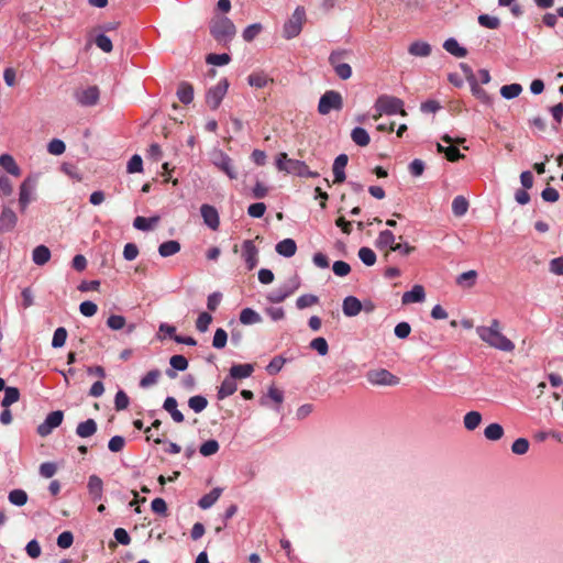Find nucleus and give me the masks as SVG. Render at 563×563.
Returning <instances> with one entry per match:
<instances>
[{"label":"nucleus","instance_id":"1","mask_svg":"<svg viewBox=\"0 0 563 563\" xmlns=\"http://www.w3.org/2000/svg\"><path fill=\"white\" fill-rule=\"evenodd\" d=\"M476 333L483 342L488 344L490 347L504 351L512 352L515 344L511 340L506 338L500 331V323L497 319H493L489 325H479L476 328Z\"/></svg>","mask_w":563,"mask_h":563},{"label":"nucleus","instance_id":"2","mask_svg":"<svg viewBox=\"0 0 563 563\" xmlns=\"http://www.w3.org/2000/svg\"><path fill=\"white\" fill-rule=\"evenodd\" d=\"M210 34L221 45L227 46L235 36L234 23L227 16L216 15L210 21Z\"/></svg>","mask_w":563,"mask_h":563},{"label":"nucleus","instance_id":"3","mask_svg":"<svg viewBox=\"0 0 563 563\" xmlns=\"http://www.w3.org/2000/svg\"><path fill=\"white\" fill-rule=\"evenodd\" d=\"M374 109V120H378L383 114L393 115L399 113L402 117L407 115V112L404 109V101L394 96H379L375 101Z\"/></svg>","mask_w":563,"mask_h":563},{"label":"nucleus","instance_id":"4","mask_svg":"<svg viewBox=\"0 0 563 563\" xmlns=\"http://www.w3.org/2000/svg\"><path fill=\"white\" fill-rule=\"evenodd\" d=\"M306 21V11L303 7H297L291 16L285 22L283 26V36L286 40L297 37Z\"/></svg>","mask_w":563,"mask_h":563},{"label":"nucleus","instance_id":"5","mask_svg":"<svg viewBox=\"0 0 563 563\" xmlns=\"http://www.w3.org/2000/svg\"><path fill=\"white\" fill-rule=\"evenodd\" d=\"M343 108V99L340 92L335 90L325 91L318 104V111L320 114H329L332 110H341Z\"/></svg>","mask_w":563,"mask_h":563},{"label":"nucleus","instance_id":"6","mask_svg":"<svg viewBox=\"0 0 563 563\" xmlns=\"http://www.w3.org/2000/svg\"><path fill=\"white\" fill-rule=\"evenodd\" d=\"M229 88L228 80L221 79L216 86L211 87L206 95V102L210 109L216 110L219 108L222 99L227 95Z\"/></svg>","mask_w":563,"mask_h":563},{"label":"nucleus","instance_id":"7","mask_svg":"<svg viewBox=\"0 0 563 563\" xmlns=\"http://www.w3.org/2000/svg\"><path fill=\"white\" fill-rule=\"evenodd\" d=\"M367 380L372 385L396 386L399 384V377L391 374L385 368L373 369L367 373Z\"/></svg>","mask_w":563,"mask_h":563},{"label":"nucleus","instance_id":"8","mask_svg":"<svg viewBox=\"0 0 563 563\" xmlns=\"http://www.w3.org/2000/svg\"><path fill=\"white\" fill-rule=\"evenodd\" d=\"M64 419V412L62 410L52 411L47 415L43 423L37 427V434L42 438L47 437L52 431L59 427Z\"/></svg>","mask_w":563,"mask_h":563},{"label":"nucleus","instance_id":"9","mask_svg":"<svg viewBox=\"0 0 563 563\" xmlns=\"http://www.w3.org/2000/svg\"><path fill=\"white\" fill-rule=\"evenodd\" d=\"M99 95V88L97 86H90L88 88L76 91L75 97L79 104L91 107L97 104Z\"/></svg>","mask_w":563,"mask_h":563},{"label":"nucleus","instance_id":"10","mask_svg":"<svg viewBox=\"0 0 563 563\" xmlns=\"http://www.w3.org/2000/svg\"><path fill=\"white\" fill-rule=\"evenodd\" d=\"M242 249V256L245 261L247 269H254L258 263V250L254 245V242L252 240H245L243 242Z\"/></svg>","mask_w":563,"mask_h":563},{"label":"nucleus","instance_id":"11","mask_svg":"<svg viewBox=\"0 0 563 563\" xmlns=\"http://www.w3.org/2000/svg\"><path fill=\"white\" fill-rule=\"evenodd\" d=\"M397 243L395 242V235L391 231L389 230H384L382 232H379L376 241H375V246L378 249V250H386L388 249L385 254H384V258L387 261L389 255H390V252H391V246H395Z\"/></svg>","mask_w":563,"mask_h":563},{"label":"nucleus","instance_id":"12","mask_svg":"<svg viewBox=\"0 0 563 563\" xmlns=\"http://www.w3.org/2000/svg\"><path fill=\"white\" fill-rule=\"evenodd\" d=\"M214 165L223 172L230 179H236L238 173L233 165V161L227 154L220 152L217 159L214 161Z\"/></svg>","mask_w":563,"mask_h":563},{"label":"nucleus","instance_id":"13","mask_svg":"<svg viewBox=\"0 0 563 563\" xmlns=\"http://www.w3.org/2000/svg\"><path fill=\"white\" fill-rule=\"evenodd\" d=\"M203 222L212 230H217L220 225L219 213L217 209L210 205H202L200 208Z\"/></svg>","mask_w":563,"mask_h":563},{"label":"nucleus","instance_id":"14","mask_svg":"<svg viewBox=\"0 0 563 563\" xmlns=\"http://www.w3.org/2000/svg\"><path fill=\"white\" fill-rule=\"evenodd\" d=\"M349 157L346 154H340L333 163L334 184H341L345 180V167L347 165Z\"/></svg>","mask_w":563,"mask_h":563},{"label":"nucleus","instance_id":"15","mask_svg":"<svg viewBox=\"0 0 563 563\" xmlns=\"http://www.w3.org/2000/svg\"><path fill=\"white\" fill-rule=\"evenodd\" d=\"M18 221L16 214L14 211L8 207L3 208L0 214V231L9 232L13 230Z\"/></svg>","mask_w":563,"mask_h":563},{"label":"nucleus","instance_id":"16","mask_svg":"<svg viewBox=\"0 0 563 563\" xmlns=\"http://www.w3.org/2000/svg\"><path fill=\"white\" fill-rule=\"evenodd\" d=\"M426 298V291L423 286L415 285L411 290L406 291L402 295L401 302L404 305H409L412 302H422Z\"/></svg>","mask_w":563,"mask_h":563},{"label":"nucleus","instance_id":"17","mask_svg":"<svg viewBox=\"0 0 563 563\" xmlns=\"http://www.w3.org/2000/svg\"><path fill=\"white\" fill-rule=\"evenodd\" d=\"M342 310L346 317H355L362 311V302L354 296H347L343 300Z\"/></svg>","mask_w":563,"mask_h":563},{"label":"nucleus","instance_id":"18","mask_svg":"<svg viewBox=\"0 0 563 563\" xmlns=\"http://www.w3.org/2000/svg\"><path fill=\"white\" fill-rule=\"evenodd\" d=\"M163 408L170 415L177 423L184 422V415L177 408V400L174 397H167L163 404Z\"/></svg>","mask_w":563,"mask_h":563},{"label":"nucleus","instance_id":"19","mask_svg":"<svg viewBox=\"0 0 563 563\" xmlns=\"http://www.w3.org/2000/svg\"><path fill=\"white\" fill-rule=\"evenodd\" d=\"M275 250L279 255L291 257L297 252V244L292 239H284L276 244Z\"/></svg>","mask_w":563,"mask_h":563},{"label":"nucleus","instance_id":"20","mask_svg":"<svg viewBox=\"0 0 563 563\" xmlns=\"http://www.w3.org/2000/svg\"><path fill=\"white\" fill-rule=\"evenodd\" d=\"M88 490L95 501L100 500L103 490L102 479L97 475H91L88 481Z\"/></svg>","mask_w":563,"mask_h":563},{"label":"nucleus","instance_id":"21","mask_svg":"<svg viewBox=\"0 0 563 563\" xmlns=\"http://www.w3.org/2000/svg\"><path fill=\"white\" fill-rule=\"evenodd\" d=\"M32 191L33 187L30 185V179L27 178L20 186L19 205L22 211H24L27 205L31 202Z\"/></svg>","mask_w":563,"mask_h":563},{"label":"nucleus","instance_id":"22","mask_svg":"<svg viewBox=\"0 0 563 563\" xmlns=\"http://www.w3.org/2000/svg\"><path fill=\"white\" fill-rule=\"evenodd\" d=\"M408 52L413 56L427 57L431 54V45L423 41H416L409 45Z\"/></svg>","mask_w":563,"mask_h":563},{"label":"nucleus","instance_id":"23","mask_svg":"<svg viewBox=\"0 0 563 563\" xmlns=\"http://www.w3.org/2000/svg\"><path fill=\"white\" fill-rule=\"evenodd\" d=\"M254 372L252 364H236L230 368V376L233 379H242L250 377Z\"/></svg>","mask_w":563,"mask_h":563},{"label":"nucleus","instance_id":"24","mask_svg":"<svg viewBox=\"0 0 563 563\" xmlns=\"http://www.w3.org/2000/svg\"><path fill=\"white\" fill-rule=\"evenodd\" d=\"M97 432V423L93 419H87L78 423L76 434L80 438H89Z\"/></svg>","mask_w":563,"mask_h":563},{"label":"nucleus","instance_id":"25","mask_svg":"<svg viewBox=\"0 0 563 563\" xmlns=\"http://www.w3.org/2000/svg\"><path fill=\"white\" fill-rule=\"evenodd\" d=\"M0 166L13 176L19 177L21 175L20 167L16 165L13 156L10 154H2L0 156Z\"/></svg>","mask_w":563,"mask_h":563},{"label":"nucleus","instance_id":"26","mask_svg":"<svg viewBox=\"0 0 563 563\" xmlns=\"http://www.w3.org/2000/svg\"><path fill=\"white\" fill-rule=\"evenodd\" d=\"M51 258V251L45 245H38L33 250L32 260L36 265H45Z\"/></svg>","mask_w":563,"mask_h":563},{"label":"nucleus","instance_id":"27","mask_svg":"<svg viewBox=\"0 0 563 563\" xmlns=\"http://www.w3.org/2000/svg\"><path fill=\"white\" fill-rule=\"evenodd\" d=\"M158 221H159L158 216H154L151 218H145V217L139 216L134 219L133 225L137 230L148 231V230L153 229L154 225H156L158 223Z\"/></svg>","mask_w":563,"mask_h":563},{"label":"nucleus","instance_id":"28","mask_svg":"<svg viewBox=\"0 0 563 563\" xmlns=\"http://www.w3.org/2000/svg\"><path fill=\"white\" fill-rule=\"evenodd\" d=\"M177 97L180 102L188 104L194 100V88L190 84L183 81L177 89Z\"/></svg>","mask_w":563,"mask_h":563},{"label":"nucleus","instance_id":"29","mask_svg":"<svg viewBox=\"0 0 563 563\" xmlns=\"http://www.w3.org/2000/svg\"><path fill=\"white\" fill-rule=\"evenodd\" d=\"M238 389L236 383L234 379L230 376L229 378H225L218 390V398L220 400L233 395Z\"/></svg>","mask_w":563,"mask_h":563},{"label":"nucleus","instance_id":"30","mask_svg":"<svg viewBox=\"0 0 563 563\" xmlns=\"http://www.w3.org/2000/svg\"><path fill=\"white\" fill-rule=\"evenodd\" d=\"M351 139L352 141L358 145V146H367L371 142V137H369V134L367 133V131L363 128H354L351 132Z\"/></svg>","mask_w":563,"mask_h":563},{"label":"nucleus","instance_id":"31","mask_svg":"<svg viewBox=\"0 0 563 563\" xmlns=\"http://www.w3.org/2000/svg\"><path fill=\"white\" fill-rule=\"evenodd\" d=\"M443 48L453 56L460 58L465 57L467 54L466 48L460 46L455 38H448L443 44Z\"/></svg>","mask_w":563,"mask_h":563},{"label":"nucleus","instance_id":"32","mask_svg":"<svg viewBox=\"0 0 563 563\" xmlns=\"http://www.w3.org/2000/svg\"><path fill=\"white\" fill-rule=\"evenodd\" d=\"M471 85V90L473 96H475L482 103L490 106L493 103V97L482 88L476 80H473Z\"/></svg>","mask_w":563,"mask_h":563},{"label":"nucleus","instance_id":"33","mask_svg":"<svg viewBox=\"0 0 563 563\" xmlns=\"http://www.w3.org/2000/svg\"><path fill=\"white\" fill-rule=\"evenodd\" d=\"M222 489L219 487L213 488L210 493L200 498L198 505L202 509L210 508L221 496Z\"/></svg>","mask_w":563,"mask_h":563},{"label":"nucleus","instance_id":"34","mask_svg":"<svg viewBox=\"0 0 563 563\" xmlns=\"http://www.w3.org/2000/svg\"><path fill=\"white\" fill-rule=\"evenodd\" d=\"M482 422V413L478 411H468L464 418V428L468 431L475 430Z\"/></svg>","mask_w":563,"mask_h":563},{"label":"nucleus","instance_id":"35","mask_svg":"<svg viewBox=\"0 0 563 563\" xmlns=\"http://www.w3.org/2000/svg\"><path fill=\"white\" fill-rule=\"evenodd\" d=\"M180 251V244L179 242L175 240H169L164 243H162L158 247V253L163 257H168L172 255H175Z\"/></svg>","mask_w":563,"mask_h":563},{"label":"nucleus","instance_id":"36","mask_svg":"<svg viewBox=\"0 0 563 563\" xmlns=\"http://www.w3.org/2000/svg\"><path fill=\"white\" fill-rule=\"evenodd\" d=\"M262 321V317L258 312L251 308H244L240 313V322L242 324H254L260 323Z\"/></svg>","mask_w":563,"mask_h":563},{"label":"nucleus","instance_id":"37","mask_svg":"<svg viewBox=\"0 0 563 563\" xmlns=\"http://www.w3.org/2000/svg\"><path fill=\"white\" fill-rule=\"evenodd\" d=\"M247 82L252 87L263 88L268 82H273V79L268 78V76L265 75L264 73H252L247 77Z\"/></svg>","mask_w":563,"mask_h":563},{"label":"nucleus","instance_id":"38","mask_svg":"<svg viewBox=\"0 0 563 563\" xmlns=\"http://www.w3.org/2000/svg\"><path fill=\"white\" fill-rule=\"evenodd\" d=\"M484 435L490 441L500 440L504 435V428L499 423H490L485 428Z\"/></svg>","mask_w":563,"mask_h":563},{"label":"nucleus","instance_id":"39","mask_svg":"<svg viewBox=\"0 0 563 563\" xmlns=\"http://www.w3.org/2000/svg\"><path fill=\"white\" fill-rule=\"evenodd\" d=\"M476 278H477V272L471 269V271L464 272L461 275H459L456 278V284L461 287L470 288L475 284Z\"/></svg>","mask_w":563,"mask_h":563},{"label":"nucleus","instance_id":"40","mask_svg":"<svg viewBox=\"0 0 563 563\" xmlns=\"http://www.w3.org/2000/svg\"><path fill=\"white\" fill-rule=\"evenodd\" d=\"M20 399V390L16 387H7L4 390V397L1 401L3 408H9L12 404Z\"/></svg>","mask_w":563,"mask_h":563},{"label":"nucleus","instance_id":"41","mask_svg":"<svg viewBox=\"0 0 563 563\" xmlns=\"http://www.w3.org/2000/svg\"><path fill=\"white\" fill-rule=\"evenodd\" d=\"M308 165L299 159H288L287 173L295 174L298 176H306Z\"/></svg>","mask_w":563,"mask_h":563},{"label":"nucleus","instance_id":"42","mask_svg":"<svg viewBox=\"0 0 563 563\" xmlns=\"http://www.w3.org/2000/svg\"><path fill=\"white\" fill-rule=\"evenodd\" d=\"M468 202L463 196H456L452 201V211L454 216L462 217L467 212Z\"/></svg>","mask_w":563,"mask_h":563},{"label":"nucleus","instance_id":"43","mask_svg":"<svg viewBox=\"0 0 563 563\" xmlns=\"http://www.w3.org/2000/svg\"><path fill=\"white\" fill-rule=\"evenodd\" d=\"M188 406L190 409H192L196 413H199L203 411L208 406V400L206 397L197 395L192 396L188 400Z\"/></svg>","mask_w":563,"mask_h":563},{"label":"nucleus","instance_id":"44","mask_svg":"<svg viewBox=\"0 0 563 563\" xmlns=\"http://www.w3.org/2000/svg\"><path fill=\"white\" fill-rule=\"evenodd\" d=\"M521 91H522V87L520 84L505 85L500 88V95L505 99L516 98L521 93Z\"/></svg>","mask_w":563,"mask_h":563},{"label":"nucleus","instance_id":"45","mask_svg":"<svg viewBox=\"0 0 563 563\" xmlns=\"http://www.w3.org/2000/svg\"><path fill=\"white\" fill-rule=\"evenodd\" d=\"M358 257L366 266H373L376 263L375 252L366 246L358 250Z\"/></svg>","mask_w":563,"mask_h":563},{"label":"nucleus","instance_id":"46","mask_svg":"<svg viewBox=\"0 0 563 563\" xmlns=\"http://www.w3.org/2000/svg\"><path fill=\"white\" fill-rule=\"evenodd\" d=\"M9 501L15 506H23L27 501V494L22 489H13L9 493Z\"/></svg>","mask_w":563,"mask_h":563},{"label":"nucleus","instance_id":"47","mask_svg":"<svg viewBox=\"0 0 563 563\" xmlns=\"http://www.w3.org/2000/svg\"><path fill=\"white\" fill-rule=\"evenodd\" d=\"M219 443L216 440H208L203 442L200 448L199 452L203 456H210L216 454L219 451Z\"/></svg>","mask_w":563,"mask_h":563},{"label":"nucleus","instance_id":"48","mask_svg":"<svg viewBox=\"0 0 563 563\" xmlns=\"http://www.w3.org/2000/svg\"><path fill=\"white\" fill-rule=\"evenodd\" d=\"M478 23L484 27L496 30L500 25V20L497 16L481 14L478 16Z\"/></svg>","mask_w":563,"mask_h":563},{"label":"nucleus","instance_id":"49","mask_svg":"<svg viewBox=\"0 0 563 563\" xmlns=\"http://www.w3.org/2000/svg\"><path fill=\"white\" fill-rule=\"evenodd\" d=\"M319 302V298L316 295L307 294L298 297L296 301V306L298 309H305L317 305Z\"/></svg>","mask_w":563,"mask_h":563},{"label":"nucleus","instance_id":"50","mask_svg":"<svg viewBox=\"0 0 563 563\" xmlns=\"http://www.w3.org/2000/svg\"><path fill=\"white\" fill-rule=\"evenodd\" d=\"M231 60V57L230 55H228L227 53H223V54H209L206 58V62L210 65H216V66H223V65H227L229 64Z\"/></svg>","mask_w":563,"mask_h":563},{"label":"nucleus","instance_id":"51","mask_svg":"<svg viewBox=\"0 0 563 563\" xmlns=\"http://www.w3.org/2000/svg\"><path fill=\"white\" fill-rule=\"evenodd\" d=\"M292 294V290L276 289L267 295V300L272 303L283 302L288 296Z\"/></svg>","mask_w":563,"mask_h":563},{"label":"nucleus","instance_id":"52","mask_svg":"<svg viewBox=\"0 0 563 563\" xmlns=\"http://www.w3.org/2000/svg\"><path fill=\"white\" fill-rule=\"evenodd\" d=\"M161 376V372L158 369L150 371L142 379L140 380V386L142 388H147L152 385H155Z\"/></svg>","mask_w":563,"mask_h":563},{"label":"nucleus","instance_id":"53","mask_svg":"<svg viewBox=\"0 0 563 563\" xmlns=\"http://www.w3.org/2000/svg\"><path fill=\"white\" fill-rule=\"evenodd\" d=\"M310 347L316 350L320 355H327L329 352V345L324 338L319 336L310 342Z\"/></svg>","mask_w":563,"mask_h":563},{"label":"nucleus","instance_id":"54","mask_svg":"<svg viewBox=\"0 0 563 563\" xmlns=\"http://www.w3.org/2000/svg\"><path fill=\"white\" fill-rule=\"evenodd\" d=\"M67 339V330L63 327H59L55 330L53 340H52V346L57 349L62 347Z\"/></svg>","mask_w":563,"mask_h":563},{"label":"nucleus","instance_id":"55","mask_svg":"<svg viewBox=\"0 0 563 563\" xmlns=\"http://www.w3.org/2000/svg\"><path fill=\"white\" fill-rule=\"evenodd\" d=\"M228 341V333L222 328H219L214 332V336L212 340V345L216 349H223Z\"/></svg>","mask_w":563,"mask_h":563},{"label":"nucleus","instance_id":"56","mask_svg":"<svg viewBox=\"0 0 563 563\" xmlns=\"http://www.w3.org/2000/svg\"><path fill=\"white\" fill-rule=\"evenodd\" d=\"M212 322V316L208 312H201L196 321V328L199 332H206Z\"/></svg>","mask_w":563,"mask_h":563},{"label":"nucleus","instance_id":"57","mask_svg":"<svg viewBox=\"0 0 563 563\" xmlns=\"http://www.w3.org/2000/svg\"><path fill=\"white\" fill-rule=\"evenodd\" d=\"M261 31H262V25L260 23H254V24L249 25L243 31L242 36H243L244 41L251 42L261 33Z\"/></svg>","mask_w":563,"mask_h":563},{"label":"nucleus","instance_id":"58","mask_svg":"<svg viewBox=\"0 0 563 563\" xmlns=\"http://www.w3.org/2000/svg\"><path fill=\"white\" fill-rule=\"evenodd\" d=\"M528 450H529V441L525 438L517 439L511 445L512 453L517 454V455H522V454L527 453Z\"/></svg>","mask_w":563,"mask_h":563},{"label":"nucleus","instance_id":"59","mask_svg":"<svg viewBox=\"0 0 563 563\" xmlns=\"http://www.w3.org/2000/svg\"><path fill=\"white\" fill-rule=\"evenodd\" d=\"M128 173H141L143 169V161L142 157L137 154L133 155L126 166Z\"/></svg>","mask_w":563,"mask_h":563},{"label":"nucleus","instance_id":"60","mask_svg":"<svg viewBox=\"0 0 563 563\" xmlns=\"http://www.w3.org/2000/svg\"><path fill=\"white\" fill-rule=\"evenodd\" d=\"M125 323V318L120 314H112L107 320V325L111 330H121L124 328Z\"/></svg>","mask_w":563,"mask_h":563},{"label":"nucleus","instance_id":"61","mask_svg":"<svg viewBox=\"0 0 563 563\" xmlns=\"http://www.w3.org/2000/svg\"><path fill=\"white\" fill-rule=\"evenodd\" d=\"M129 397L128 395L125 394V391L123 390H119L117 394H115V397H114V407H115V410L118 411H121V410H124L128 408L129 406Z\"/></svg>","mask_w":563,"mask_h":563},{"label":"nucleus","instance_id":"62","mask_svg":"<svg viewBox=\"0 0 563 563\" xmlns=\"http://www.w3.org/2000/svg\"><path fill=\"white\" fill-rule=\"evenodd\" d=\"M96 45L104 53H110L113 48L110 37L104 34H99L95 40Z\"/></svg>","mask_w":563,"mask_h":563},{"label":"nucleus","instance_id":"63","mask_svg":"<svg viewBox=\"0 0 563 563\" xmlns=\"http://www.w3.org/2000/svg\"><path fill=\"white\" fill-rule=\"evenodd\" d=\"M66 150L65 143L62 140L54 139L47 145V151L52 155H62Z\"/></svg>","mask_w":563,"mask_h":563},{"label":"nucleus","instance_id":"64","mask_svg":"<svg viewBox=\"0 0 563 563\" xmlns=\"http://www.w3.org/2000/svg\"><path fill=\"white\" fill-rule=\"evenodd\" d=\"M284 364L285 358L282 356H275L266 366V371L269 375H275L283 368Z\"/></svg>","mask_w":563,"mask_h":563}]
</instances>
